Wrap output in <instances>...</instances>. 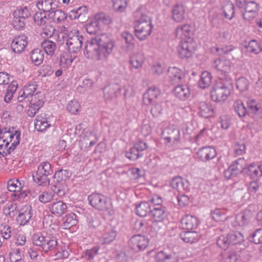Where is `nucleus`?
<instances>
[{"label":"nucleus","instance_id":"56","mask_svg":"<svg viewBox=\"0 0 262 262\" xmlns=\"http://www.w3.org/2000/svg\"><path fill=\"white\" fill-rule=\"evenodd\" d=\"M80 105L76 100L70 101L67 106V110L68 111L72 114H76L77 113L80 111Z\"/></svg>","mask_w":262,"mask_h":262},{"label":"nucleus","instance_id":"52","mask_svg":"<svg viewBox=\"0 0 262 262\" xmlns=\"http://www.w3.org/2000/svg\"><path fill=\"white\" fill-rule=\"evenodd\" d=\"M249 221V218L244 213H240L236 215L235 219L234 226H243L246 225Z\"/></svg>","mask_w":262,"mask_h":262},{"label":"nucleus","instance_id":"64","mask_svg":"<svg viewBox=\"0 0 262 262\" xmlns=\"http://www.w3.org/2000/svg\"><path fill=\"white\" fill-rule=\"evenodd\" d=\"M251 241L256 244H262V229H259L252 234Z\"/></svg>","mask_w":262,"mask_h":262},{"label":"nucleus","instance_id":"38","mask_svg":"<svg viewBox=\"0 0 262 262\" xmlns=\"http://www.w3.org/2000/svg\"><path fill=\"white\" fill-rule=\"evenodd\" d=\"M31 58L35 65L39 66L42 63L43 60V53L40 49H35L31 52Z\"/></svg>","mask_w":262,"mask_h":262},{"label":"nucleus","instance_id":"62","mask_svg":"<svg viewBox=\"0 0 262 262\" xmlns=\"http://www.w3.org/2000/svg\"><path fill=\"white\" fill-rule=\"evenodd\" d=\"M29 15V12L26 7L18 8L14 11V17H17L25 19L28 17Z\"/></svg>","mask_w":262,"mask_h":262},{"label":"nucleus","instance_id":"2","mask_svg":"<svg viewBox=\"0 0 262 262\" xmlns=\"http://www.w3.org/2000/svg\"><path fill=\"white\" fill-rule=\"evenodd\" d=\"M20 133L10 127H0V158L5 157L19 144Z\"/></svg>","mask_w":262,"mask_h":262},{"label":"nucleus","instance_id":"15","mask_svg":"<svg viewBox=\"0 0 262 262\" xmlns=\"http://www.w3.org/2000/svg\"><path fill=\"white\" fill-rule=\"evenodd\" d=\"M28 44V37L20 34L14 37L11 43L12 50L16 53H21L26 49Z\"/></svg>","mask_w":262,"mask_h":262},{"label":"nucleus","instance_id":"25","mask_svg":"<svg viewBox=\"0 0 262 262\" xmlns=\"http://www.w3.org/2000/svg\"><path fill=\"white\" fill-rule=\"evenodd\" d=\"M197 154L201 160L207 161L215 157L216 151L214 148L211 146H206L200 149Z\"/></svg>","mask_w":262,"mask_h":262},{"label":"nucleus","instance_id":"11","mask_svg":"<svg viewBox=\"0 0 262 262\" xmlns=\"http://www.w3.org/2000/svg\"><path fill=\"white\" fill-rule=\"evenodd\" d=\"M195 42L192 38H187L185 40H181L177 47L179 57L182 59H188L192 56L195 51Z\"/></svg>","mask_w":262,"mask_h":262},{"label":"nucleus","instance_id":"1","mask_svg":"<svg viewBox=\"0 0 262 262\" xmlns=\"http://www.w3.org/2000/svg\"><path fill=\"white\" fill-rule=\"evenodd\" d=\"M102 39L104 42L102 46L97 43L96 39H92L91 41L86 42L84 52L85 57L98 60H102L112 53L114 47L113 35L103 34L102 35Z\"/></svg>","mask_w":262,"mask_h":262},{"label":"nucleus","instance_id":"60","mask_svg":"<svg viewBox=\"0 0 262 262\" xmlns=\"http://www.w3.org/2000/svg\"><path fill=\"white\" fill-rule=\"evenodd\" d=\"M99 248L98 247H94L92 249L85 250L83 255L82 257L90 260L93 259L97 254Z\"/></svg>","mask_w":262,"mask_h":262},{"label":"nucleus","instance_id":"55","mask_svg":"<svg viewBox=\"0 0 262 262\" xmlns=\"http://www.w3.org/2000/svg\"><path fill=\"white\" fill-rule=\"evenodd\" d=\"M0 233L4 239H9L12 234L11 227L8 225H0Z\"/></svg>","mask_w":262,"mask_h":262},{"label":"nucleus","instance_id":"57","mask_svg":"<svg viewBox=\"0 0 262 262\" xmlns=\"http://www.w3.org/2000/svg\"><path fill=\"white\" fill-rule=\"evenodd\" d=\"M87 8L85 6L80 7L77 9H73L69 12V17L72 19H78L82 15L83 12H85Z\"/></svg>","mask_w":262,"mask_h":262},{"label":"nucleus","instance_id":"46","mask_svg":"<svg viewBox=\"0 0 262 262\" xmlns=\"http://www.w3.org/2000/svg\"><path fill=\"white\" fill-rule=\"evenodd\" d=\"M230 166L233 168V172L237 174L241 172L245 168L246 166V162L244 159L239 158Z\"/></svg>","mask_w":262,"mask_h":262},{"label":"nucleus","instance_id":"21","mask_svg":"<svg viewBox=\"0 0 262 262\" xmlns=\"http://www.w3.org/2000/svg\"><path fill=\"white\" fill-rule=\"evenodd\" d=\"M35 128L40 132H45L51 126L46 113H42L37 115L34 123Z\"/></svg>","mask_w":262,"mask_h":262},{"label":"nucleus","instance_id":"28","mask_svg":"<svg viewBox=\"0 0 262 262\" xmlns=\"http://www.w3.org/2000/svg\"><path fill=\"white\" fill-rule=\"evenodd\" d=\"M199 114L204 118H208L213 115V108L211 104L205 101L201 102L198 105Z\"/></svg>","mask_w":262,"mask_h":262},{"label":"nucleus","instance_id":"32","mask_svg":"<svg viewBox=\"0 0 262 262\" xmlns=\"http://www.w3.org/2000/svg\"><path fill=\"white\" fill-rule=\"evenodd\" d=\"M156 262H178L174 254H167L163 251L159 252L156 256Z\"/></svg>","mask_w":262,"mask_h":262},{"label":"nucleus","instance_id":"6","mask_svg":"<svg viewBox=\"0 0 262 262\" xmlns=\"http://www.w3.org/2000/svg\"><path fill=\"white\" fill-rule=\"evenodd\" d=\"M232 80L219 79L212 87L211 98L213 101L224 102L231 94Z\"/></svg>","mask_w":262,"mask_h":262},{"label":"nucleus","instance_id":"39","mask_svg":"<svg viewBox=\"0 0 262 262\" xmlns=\"http://www.w3.org/2000/svg\"><path fill=\"white\" fill-rule=\"evenodd\" d=\"M9 256L11 262H24L23 251L19 248L12 249L9 252Z\"/></svg>","mask_w":262,"mask_h":262},{"label":"nucleus","instance_id":"33","mask_svg":"<svg viewBox=\"0 0 262 262\" xmlns=\"http://www.w3.org/2000/svg\"><path fill=\"white\" fill-rule=\"evenodd\" d=\"M49 16L54 21L57 23L63 22L67 18V15L64 11L57 8L51 11Z\"/></svg>","mask_w":262,"mask_h":262},{"label":"nucleus","instance_id":"12","mask_svg":"<svg viewBox=\"0 0 262 262\" xmlns=\"http://www.w3.org/2000/svg\"><path fill=\"white\" fill-rule=\"evenodd\" d=\"M44 97L41 92H36L35 95L30 97V105L27 111V115L30 117H34L39 110L44 104Z\"/></svg>","mask_w":262,"mask_h":262},{"label":"nucleus","instance_id":"7","mask_svg":"<svg viewBox=\"0 0 262 262\" xmlns=\"http://www.w3.org/2000/svg\"><path fill=\"white\" fill-rule=\"evenodd\" d=\"M213 66L219 72V79L232 80L231 73L233 69V65L230 60L224 58L215 59Z\"/></svg>","mask_w":262,"mask_h":262},{"label":"nucleus","instance_id":"23","mask_svg":"<svg viewBox=\"0 0 262 262\" xmlns=\"http://www.w3.org/2000/svg\"><path fill=\"white\" fill-rule=\"evenodd\" d=\"M50 211L56 216H61L66 213L67 209V204L61 201L53 202L49 207Z\"/></svg>","mask_w":262,"mask_h":262},{"label":"nucleus","instance_id":"51","mask_svg":"<svg viewBox=\"0 0 262 262\" xmlns=\"http://www.w3.org/2000/svg\"><path fill=\"white\" fill-rule=\"evenodd\" d=\"M34 21L39 26L44 25L47 24L48 19L47 18L45 12H37L34 15Z\"/></svg>","mask_w":262,"mask_h":262},{"label":"nucleus","instance_id":"10","mask_svg":"<svg viewBox=\"0 0 262 262\" xmlns=\"http://www.w3.org/2000/svg\"><path fill=\"white\" fill-rule=\"evenodd\" d=\"M89 204L94 208L99 210L108 209L112 204L108 198L102 194L93 193L88 196Z\"/></svg>","mask_w":262,"mask_h":262},{"label":"nucleus","instance_id":"54","mask_svg":"<svg viewBox=\"0 0 262 262\" xmlns=\"http://www.w3.org/2000/svg\"><path fill=\"white\" fill-rule=\"evenodd\" d=\"M54 198V194L51 191H45L41 192L38 197L39 201L43 204L51 202Z\"/></svg>","mask_w":262,"mask_h":262},{"label":"nucleus","instance_id":"5","mask_svg":"<svg viewBox=\"0 0 262 262\" xmlns=\"http://www.w3.org/2000/svg\"><path fill=\"white\" fill-rule=\"evenodd\" d=\"M34 245L40 247L46 252L55 251L57 246V239L55 233H51L50 230L46 232L35 233L32 237Z\"/></svg>","mask_w":262,"mask_h":262},{"label":"nucleus","instance_id":"26","mask_svg":"<svg viewBox=\"0 0 262 262\" xmlns=\"http://www.w3.org/2000/svg\"><path fill=\"white\" fill-rule=\"evenodd\" d=\"M36 6L39 10L43 12H49V14L57 7L55 0H38L36 3Z\"/></svg>","mask_w":262,"mask_h":262},{"label":"nucleus","instance_id":"16","mask_svg":"<svg viewBox=\"0 0 262 262\" xmlns=\"http://www.w3.org/2000/svg\"><path fill=\"white\" fill-rule=\"evenodd\" d=\"M18 212L17 222L22 226L27 225L33 215L32 207L29 205H23Z\"/></svg>","mask_w":262,"mask_h":262},{"label":"nucleus","instance_id":"36","mask_svg":"<svg viewBox=\"0 0 262 262\" xmlns=\"http://www.w3.org/2000/svg\"><path fill=\"white\" fill-rule=\"evenodd\" d=\"M18 88V84L16 81H12L8 86L6 93L4 97L5 102L8 103L12 100L13 94L16 91Z\"/></svg>","mask_w":262,"mask_h":262},{"label":"nucleus","instance_id":"18","mask_svg":"<svg viewBox=\"0 0 262 262\" xmlns=\"http://www.w3.org/2000/svg\"><path fill=\"white\" fill-rule=\"evenodd\" d=\"M148 244L147 239L141 235L133 236L129 241L130 247L134 250H143L147 247Z\"/></svg>","mask_w":262,"mask_h":262},{"label":"nucleus","instance_id":"9","mask_svg":"<svg viewBox=\"0 0 262 262\" xmlns=\"http://www.w3.org/2000/svg\"><path fill=\"white\" fill-rule=\"evenodd\" d=\"M237 7L244 9L243 17L248 21L253 19L257 14L258 5L254 1L249 0H236Z\"/></svg>","mask_w":262,"mask_h":262},{"label":"nucleus","instance_id":"22","mask_svg":"<svg viewBox=\"0 0 262 262\" xmlns=\"http://www.w3.org/2000/svg\"><path fill=\"white\" fill-rule=\"evenodd\" d=\"M168 74L170 81L174 84L182 82L184 78L182 70L174 67L168 69Z\"/></svg>","mask_w":262,"mask_h":262},{"label":"nucleus","instance_id":"24","mask_svg":"<svg viewBox=\"0 0 262 262\" xmlns=\"http://www.w3.org/2000/svg\"><path fill=\"white\" fill-rule=\"evenodd\" d=\"M144 61L145 56L141 51L135 52L130 57V64L136 69H138L142 67Z\"/></svg>","mask_w":262,"mask_h":262},{"label":"nucleus","instance_id":"47","mask_svg":"<svg viewBox=\"0 0 262 262\" xmlns=\"http://www.w3.org/2000/svg\"><path fill=\"white\" fill-rule=\"evenodd\" d=\"M228 236L230 244H240L244 241V236L243 234L239 232L229 233L228 234Z\"/></svg>","mask_w":262,"mask_h":262},{"label":"nucleus","instance_id":"37","mask_svg":"<svg viewBox=\"0 0 262 262\" xmlns=\"http://www.w3.org/2000/svg\"><path fill=\"white\" fill-rule=\"evenodd\" d=\"M225 17L229 19L233 18L234 14V7L230 1H227L224 3L222 7Z\"/></svg>","mask_w":262,"mask_h":262},{"label":"nucleus","instance_id":"43","mask_svg":"<svg viewBox=\"0 0 262 262\" xmlns=\"http://www.w3.org/2000/svg\"><path fill=\"white\" fill-rule=\"evenodd\" d=\"M151 211L149 204L146 202H141L136 207L137 214L140 216H146Z\"/></svg>","mask_w":262,"mask_h":262},{"label":"nucleus","instance_id":"58","mask_svg":"<svg viewBox=\"0 0 262 262\" xmlns=\"http://www.w3.org/2000/svg\"><path fill=\"white\" fill-rule=\"evenodd\" d=\"M246 48L248 52L255 54H257L261 51L260 46L255 40H250L248 44L246 46Z\"/></svg>","mask_w":262,"mask_h":262},{"label":"nucleus","instance_id":"35","mask_svg":"<svg viewBox=\"0 0 262 262\" xmlns=\"http://www.w3.org/2000/svg\"><path fill=\"white\" fill-rule=\"evenodd\" d=\"M38 85L34 80L28 81L26 85L24 86L23 91L24 94L26 96H29L30 97L35 95L37 90Z\"/></svg>","mask_w":262,"mask_h":262},{"label":"nucleus","instance_id":"42","mask_svg":"<svg viewBox=\"0 0 262 262\" xmlns=\"http://www.w3.org/2000/svg\"><path fill=\"white\" fill-rule=\"evenodd\" d=\"M121 36L125 40L126 44H127L126 47L122 49L123 51L127 52L130 50H133L135 47V44L133 42L134 37L133 35L127 32H124L121 34Z\"/></svg>","mask_w":262,"mask_h":262},{"label":"nucleus","instance_id":"29","mask_svg":"<svg viewBox=\"0 0 262 262\" xmlns=\"http://www.w3.org/2000/svg\"><path fill=\"white\" fill-rule=\"evenodd\" d=\"M175 34L177 38L181 39L182 40L187 39V38H191V27L187 24L179 26L177 27Z\"/></svg>","mask_w":262,"mask_h":262},{"label":"nucleus","instance_id":"44","mask_svg":"<svg viewBox=\"0 0 262 262\" xmlns=\"http://www.w3.org/2000/svg\"><path fill=\"white\" fill-rule=\"evenodd\" d=\"M212 77L210 73L205 71L202 73L201 77L199 81V85L202 89L208 87L211 83Z\"/></svg>","mask_w":262,"mask_h":262},{"label":"nucleus","instance_id":"50","mask_svg":"<svg viewBox=\"0 0 262 262\" xmlns=\"http://www.w3.org/2000/svg\"><path fill=\"white\" fill-rule=\"evenodd\" d=\"M226 210L223 209H216L211 212V214L212 218L217 222H222L226 220L225 215Z\"/></svg>","mask_w":262,"mask_h":262},{"label":"nucleus","instance_id":"17","mask_svg":"<svg viewBox=\"0 0 262 262\" xmlns=\"http://www.w3.org/2000/svg\"><path fill=\"white\" fill-rule=\"evenodd\" d=\"M161 136L167 143H174L180 138V130L173 126H169L163 130Z\"/></svg>","mask_w":262,"mask_h":262},{"label":"nucleus","instance_id":"30","mask_svg":"<svg viewBox=\"0 0 262 262\" xmlns=\"http://www.w3.org/2000/svg\"><path fill=\"white\" fill-rule=\"evenodd\" d=\"M71 53L63 52L60 55L59 58V66L60 68L63 69L64 70L69 68L75 56L72 57Z\"/></svg>","mask_w":262,"mask_h":262},{"label":"nucleus","instance_id":"34","mask_svg":"<svg viewBox=\"0 0 262 262\" xmlns=\"http://www.w3.org/2000/svg\"><path fill=\"white\" fill-rule=\"evenodd\" d=\"M41 46L45 53L49 56H52L56 50V43L49 39H45L42 42Z\"/></svg>","mask_w":262,"mask_h":262},{"label":"nucleus","instance_id":"53","mask_svg":"<svg viewBox=\"0 0 262 262\" xmlns=\"http://www.w3.org/2000/svg\"><path fill=\"white\" fill-rule=\"evenodd\" d=\"M170 184L173 188L178 190L179 191L185 189L184 183L181 177H176L172 179Z\"/></svg>","mask_w":262,"mask_h":262},{"label":"nucleus","instance_id":"49","mask_svg":"<svg viewBox=\"0 0 262 262\" xmlns=\"http://www.w3.org/2000/svg\"><path fill=\"white\" fill-rule=\"evenodd\" d=\"M56 252L55 253V256L57 259H63L67 258L70 255L69 251L67 250L66 246H58L56 248Z\"/></svg>","mask_w":262,"mask_h":262},{"label":"nucleus","instance_id":"20","mask_svg":"<svg viewBox=\"0 0 262 262\" xmlns=\"http://www.w3.org/2000/svg\"><path fill=\"white\" fill-rule=\"evenodd\" d=\"M181 223L183 229L192 230L196 228L199 222L195 216L190 214H186L181 219Z\"/></svg>","mask_w":262,"mask_h":262},{"label":"nucleus","instance_id":"3","mask_svg":"<svg viewBox=\"0 0 262 262\" xmlns=\"http://www.w3.org/2000/svg\"><path fill=\"white\" fill-rule=\"evenodd\" d=\"M134 17L136 35L140 40H143L151 32L152 26L150 18L141 10H138L135 12Z\"/></svg>","mask_w":262,"mask_h":262},{"label":"nucleus","instance_id":"14","mask_svg":"<svg viewBox=\"0 0 262 262\" xmlns=\"http://www.w3.org/2000/svg\"><path fill=\"white\" fill-rule=\"evenodd\" d=\"M152 213L154 221H150L151 222V228L155 231H157L159 229L160 226L158 225V223H161L165 218V208L162 206H158L155 207L151 211Z\"/></svg>","mask_w":262,"mask_h":262},{"label":"nucleus","instance_id":"61","mask_svg":"<svg viewBox=\"0 0 262 262\" xmlns=\"http://www.w3.org/2000/svg\"><path fill=\"white\" fill-rule=\"evenodd\" d=\"M216 244L221 248L226 250L228 248L230 244V241L228 236L225 235H221L217 239Z\"/></svg>","mask_w":262,"mask_h":262},{"label":"nucleus","instance_id":"19","mask_svg":"<svg viewBox=\"0 0 262 262\" xmlns=\"http://www.w3.org/2000/svg\"><path fill=\"white\" fill-rule=\"evenodd\" d=\"M160 94V90L155 87H151L147 89L143 96V102L145 105H149L155 103Z\"/></svg>","mask_w":262,"mask_h":262},{"label":"nucleus","instance_id":"8","mask_svg":"<svg viewBox=\"0 0 262 262\" xmlns=\"http://www.w3.org/2000/svg\"><path fill=\"white\" fill-rule=\"evenodd\" d=\"M53 170L48 162H41L38 167L35 174L33 176V180L39 186H46L49 184L48 176L52 174Z\"/></svg>","mask_w":262,"mask_h":262},{"label":"nucleus","instance_id":"41","mask_svg":"<svg viewBox=\"0 0 262 262\" xmlns=\"http://www.w3.org/2000/svg\"><path fill=\"white\" fill-rule=\"evenodd\" d=\"M18 211L17 205L12 202L7 204L3 208L4 213L10 217L15 216Z\"/></svg>","mask_w":262,"mask_h":262},{"label":"nucleus","instance_id":"63","mask_svg":"<svg viewBox=\"0 0 262 262\" xmlns=\"http://www.w3.org/2000/svg\"><path fill=\"white\" fill-rule=\"evenodd\" d=\"M236 83L237 89L241 92L247 90L249 85L248 80L244 77L238 78Z\"/></svg>","mask_w":262,"mask_h":262},{"label":"nucleus","instance_id":"48","mask_svg":"<svg viewBox=\"0 0 262 262\" xmlns=\"http://www.w3.org/2000/svg\"><path fill=\"white\" fill-rule=\"evenodd\" d=\"M76 215L73 213H70L67 214L63 220L64 226L66 228H70L77 223Z\"/></svg>","mask_w":262,"mask_h":262},{"label":"nucleus","instance_id":"59","mask_svg":"<svg viewBox=\"0 0 262 262\" xmlns=\"http://www.w3.org/2000/svg\"><path fill=\"white\" fill-rule=\"evenodd\" d=\"M234 110L239 117L245 116L247 113V109L241 101H237L234 104Z\"/></svg>","mask_w":262,"mask_h":262},{"label":"nucleus","instance_id":"45","mask_svg":"<svg viewBox=\"0 0 262 262\" xmlns=\"http://www.w3.org/2000/svg\"><path fill=\"white\" fill-rule=\"evenodd\" d=\"M42 31L40 33V35L42 38H50L54 34L55 29V28L47 23L44 25H42Z\"/></svg>","mask_w":262,"mask_h":262},{"label":"nucleus","instance_id":"31","mask_svg":"<svg viewBox=\"0 0 262 262\" xmlns=\"http://www.w3.org/2000/svg\"><path fill=\"white\" fill-rule=\"evenodd\" d=\"M174 94L176 97L181 100H184L190 95L189 88L186 85H180L174 89Z\"/></svg>","mask_w":262,"mask_h":262},{"label":"nucleus","instance_id":"13","mask_svg":"<svg viewBox=\"0 0 262 262\" xmlns=\"http://www.w3.org/2000/svg\"><path fill=\"white\" fill-rule=\"evenodd\" d=\"M24 182L22 183L18 179H11L8 181L7 188L9 191L13 192L14 199L20 201L27 195L25 190H23Z\"/></svg>","mask_w":262,"mask_h":262},{"label":"nucleus","instance_id":"40","mask_svg":"<svg viewBox=\"0 0 262 262\" xmlns=\"http://www.w3.org/2000/svg\"><path fill=\"white\" fill-rule=\"evenodd\" d=\"M180 236L184 242L192 243L197 239L198 234L196 232L188 230V231L181 232L180 234Z\"/></svg>","mask_w":262,"mask_h":262},{"label":"nucleus","instance_id":"4","mask_svg":"<svg viewBox=\"0 0 262 262\" xmlns=\"http://www.w3.org/2000/svg\"><path fill=\"white\" fill-rule=\"evenodd\" d=\"M56 40L61 45L66 43L70 53H77L81 50L83 37L78 31L69 33L60 32L57 34Z\"/></svg>","mask_w":262,"mask_h":262},{"label":"nucleus","instance_id":"27","mask_svg":"<svg viewBox=\"0 0 262 262\" xmlns=\"http://www.w3.org/2000/svg\"><path fill=\"white\" fill-rule=\"evenodd\" d=\"M185 10L181 4H177L172 9V19L177 23L182 22L185 19Z\"/></svg>","mask_w":262,"mask_h":262}]
</instances>
